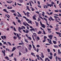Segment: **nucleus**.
I'll list each match as a JSON object with an SVG mask.
<instances>
[{
	"label": "nucleus",
	"mask_w": 61,
	"mask_h": 61,
	"mask_svg": "<svg viewBox=\"0 0 61 61\" xmlns=\"http://www.w3.org/2000/svg\"><path fill=\"white\" fill-rule=\"evenodd\" d=\"M38 7H39L40 8H41V6L40 5H38Z\"/></svg>",
	"instance_id": "5fc2aeb1"
},
{
	"label": "nucleus",
	"mask_w": 61,
	"mask_h": 61,
	"mask_svg": "<svg viewBox=\"0 0 61 61\" xmlns=\"http://www.w3.org/2000/svg\"><path fill=\"white\" fill-rule=\"evenodd\" d=\"M40 46L39 45H37V47H40Z\"/></svg>",
	"instance_id": "69168bd1"
},
{
	"label": "nucleus",
	"mask_w": 61,
	"mask_h": 61,
	"mask_svg": "<svg viewBox=\"0 0 61 61\" xmlns=\"http://www.w3.org/2000/svg\"><path fill=\"white\" fill-rule=\"evenodd\" d=\"M35 12L36 13H37V14H39L40 13L38 11H36Z\"/></svg>",
	"instance_id": "58836bf2"
},
{
	"label": "nucleus",
	"mask_w": 61,
	"mask_h": 61,
	"mask_svg": "<svg viewBox=\"0 0 61 61\" xmlns=\"http://www.w3.org/2000/svg\"><path fill=\"white\" fill-rule=\"evenodd\" d=\"M44 19V20H45V21H47V19H46V18H45L44 17L43 18Z\"/></svg>",
	"instance_id": "a19ab883"
},
{
	"label": "nucleus",
	"mask_w": 61,
	"mask_h": 61,
	"mask_svg": "<svg viewBox=\"0 0 61 61\" xmlns=\"http://www.w3.org/2000/svg\"><path fill=\"white\" fill-rule=\"evenodd\" d=\"M21 30V28L20 27H19V29H18V30L19 31L20 33H21V31H20Z\"/></svg>",
	"instance_id": "1a4fd4ad"
},
{
	"label": "nucleus",
	"mask_w": 61,
	"mask_h": 61,
	"mask_svg": "<svg viewBox=\"0 0 61 61\" xmlns=\"http://www.w3.org/2000/svg\"><path fill=\"white\" fill-rule=\"evenodd\" d=\"M38 3V4L39 5H40V2L39 1H37Z\"/></svg>",
	"instance_id": "79ce46f5"
},
{
	"label": "nucleus",
	"mask_w": 61,
	"mask_h": 61,
	"mask_svg": "<svg viewBox=\"0 0 61 61\" xmlns=\"http://www.w3.org/2000/svg\"><path fill=\"white\" fill-rule=\"evenodd\" d=\"M41 57L42 58H44V55H42L41 56Z\"/></svg>",
	"instance_id": "0e129e2a"
},
{
	"label": "nucleus",
	"mask_w": 61,
	"mask_h": 61,
	"mask_svg": "<svg viewBox=\"0 0 61 61\" xmlns=\"http://www.w3.org/2000/svg\"><path fill=\"white\" fill-rule=\"evenodd\" d=\"M59 29V28H55L56 30H58Z\"/></svg>",
	"instance_id": "052dcab7"
},
{
	"label": "nucleus",
	"mask_w": 61,
	"mask_h": 61,
	"mask_svg": "<svg viewBox=\"0 0 61 61\" xmlns=\"http://www.w3.org/2000/svg\"><path fill=\"white\" fill-rule=\"evenodd\" d=\"M50 18L51 20H52V21H54V20L53 19V18H52V17L50 16Z\"/></svg>",
	"instance_id": "4468645a"
},
{
	"label": "nucleus",
	"mask_w": 61,
	"mask_h": 61,
	"mask_svg": "<svg viewBox=\"0 0 61 61\" xmlns=\"http://www.w3.org/2000/svg\"><path fill=\"white\" fill-rule=\"evenodd\" d=\"M43 32L44 35H46V33H45V30H43Z\"/></svg>",
	"instance_id": "e2e57ef3"
},
{
	"label": "nucleus",
	"mask_w": 61,
	"mask_h": 61,
	"mask_svg": "<svg viewBox=\"0 0 61 61\" xmlns=\"http://www.w3.org/2000/svg\"><path fill=\"white\" fill-rule=\"evenodd\" d=\"M17 21L19 23H21V21L19 20H18Z\"/></svg>",
	"instance_id": "ea45409f"
},
{
	"label": "nucleus",
	"mask_w": 61,
	"mask_h": 61,
	"mask_svg": "<svg viewBox=\"0 0 61 61\" xmlns=\"http://www.w3.org/2000/svg\"><path fill=\"white\" fill-rule=\"evenodd\" d=\"M26 20L27 21H29V20L27 18L26 19Z\"/></svg>",
	"instance_id": "a18cd8bd"
},
{
	"label": "nucleus",
	"mask_w": 61,
	"mask_h": 61,
	"mask_svg": "<svg viewBox=\"0 0 61 61\" xmlns=\"http://www.w3.org/2000/svg\"><path fill=\"white\" fill-rule=\"evenodd\" d=\"M57 58L59 59V60H60L61 59V58H60L59 57H57L56 56V61H57Z\"/></svg>",
	"instance_id": "423d86ee"
},
{
	"label": "nucleus",
	"mask_w": 61,
	"mask_h": 61,
	"mask_svg": "<svg viewBox=\"0 0 61 61\" xmlns=\"http://www.w3.org/2000/svg\"><path fill=\"white\" fill-rule=\"evenodd\" d=\"M48 57L50 59H52V56H49Z\"/></svg>",
	"instance_id": "b1692460"
},
{
	"label": "nucleus",
	"mask_w": 61,
	"mask_h": 61,
	"mask_svg": "<svg viewBox=\"0 0 61 61\" xmlns=\"http://www.w3.org/2000/svg\"><path fill=\"white\" fill-rule=\"evenodd\" d=\"M25 50L26 52H27V51H28L27 50V48H25Z\"/></svg>",
	"instance_id": "4d7b16f0"
},
{
	"label": "nucleus",
	"mask_w": 61,
	"mask_h": 61,
	"mask_svg": "<svg viewBox=\"0 0 61 61\" xmlns=\"http://www.w3.org/2000/svg\"><path fill=\"white\" fill-rule=\"evenodd\" d=\"M22 28H24V29H25V27L24 26H22Z\"/></svg>",
	"instance_id": "c03bdc74"
},
{
	"label": "nucleus",
	"mask_w": 61,
	"mask_h": 61,
	"mask_svg": "<svg viewBox=\"0 0 61 61\" xmlns=\"http://www.w3.org/2000/svg\"><path fill=\"white\" fill-rule=\"evenodd\" d=\"M48 52V53H50V49H47Z\"/></svg>",
	"instance_id": "c85d7f7f"
},
{
	"label": "nucleus",
	"mask_w": 61,
	"mask_h": 61,
	"mask_svg": "<svg viewBox=\"0 0 61 61\" xmlns=\"http://www.w3.org/2000/svg\"><path fill=\"white\" fill-rule=\"evenodd\" d=\"M53 13L52 12H51L50 14H49V15H52V14H53Z\"/></svg>",
	"instance_id": "c756f323"
},
{
	"label": "nucleus",
	"mask_w": 61,
	"mask_h": 61,
	"mask_svg": "<svg viewBox=\"0 0 61 61\" xmlns=\"http://www.w3.org/2000/svg\"><path fill=\"white\" fill-rule=\"evenodd\" d=\"M6 44V42H3V44Z\"/></svg>",
	"instance_id": "774afa93"
},
{
	"label": "nucleus",
	"mask_w": 61,
	"mask_h": 61,
	"mask_svg": "<svg viewBox=\"0 0 61 61\" xmlns=\"http://www.w3.org/2000/svg\"><path fill=\"white\" fill-rule=\"evenodd\" d=\"M26 8L29 11H30V9H29V7L28 6H27Z\"/></svg>",
	"instance_id": "9b49d317"
},
{
	"label": "nucleus",
	"mask_w": 61,
	"mask_h": 61,
	"mask_svg": "<svg viewBox=\"0 0 61 61\" xmlns=\"http://www.w3.org/2000/svg\"><path fill=\"white\" fill-rule=\"evenodd\" d=\"M25 33L27 34L28 33V30H26L25 31Z\"/></svg>",
	"instance_id": "2f4dec72"
},
{
	"label": "nucleus",
	"mask_w": 61,
	"mask_h": 61,
	"mask_svg": "<svg viewBox=\"0 0 61 61\" xmlns=\"http://www.w3.org/2000/svg\"><path fill=\"white\" fill-rule=\"evenodd\" d=\"M40 59H41V60H42V61H44V60L43 59H42V58H41V57H40Z\"/></svg>",
	"instance_id": "338daca9"
},
{
	"label": "nucleus",
	"mask_w": 61,
	"mask_h": 61,
	"mask_svg": "<svg viewBox=\"0 0 61 61\" xmlns=\"http://www.w3.org/2000/svg\"><path fill=\"white\" fill-rule=\"evenodd\" d=\"M54 47L55 48H58V46L56 45H54Z\"/></svg>",
	"instance_id": "5701e85b"
},
{
	"label": "nucleus",
	"mask_w": 61,
	"mask_h": 61,
	"mask_svg": "<svg viewBox=\"0 0 61 61\" xmlns=\"http://www.w3.org/2000/svg\"><path fill=\"white\" fill-rule=\"evenodd\" d=\"M23 23L24 25L25 26H26V24H25V22H23Z\"/></svg>",
	"instance_id": "cd10ccee"
},
{
	"label": "nucleus",
	"mask_w": 61,
	"mask_h": 61,
	"mask_svg": "<svg viewBox=\"0 0 61 61\" xmlns=\"http://www.w3.org/2000/svg\"><path fill=\"white\" fill-rule=\"evenodd\" d=\"M31 10L32 11H34V10H35V9H34L33 8H32V9H31Z\"/></svg>",
	"instance_id": "13d9d810"
},
{
	"label": "nucleus",
	"mask_w": 61,
	"mask_h": 61,
	"mask_svg": "<svg viewBox=\"0 0 61 61\" xmlns=\"http://www.w3.org/2000/svg\"><path fill=\"white\" fill-rule=\"evenodd\" d=\"M58 52L59 55H61V52L60 51V50L59 49L58 50Z\"/></svg>",
	"instance_id": "9d476101"
},
{
	"label": "nucleus",
	"mask_w": 61,
	"mask_h": 61,
	"mask_svg": "<svg viewBox=\"0 0 61 61\" xmlns=\"http://www.w3.org/2000/svg\"><path fill=\"white\" fill-rule=\"evenodd\" d=\"M2 52L4 54V56H5V52L3 50L2 51Z\"/></svg>",
	"instance_id": "a211bd4d"
},
{
	"label": "nucleus",
	"mask_w": 61,
	"mask_h": 61,
	"mask_svg": "<svg viewBox=\"0 0 61 61\" xmlns=\"http://www.w3.org/2000/svg\"><path fill=\"white\" fill-rule=\"evenodd\" d=\"M33 35L34 36H35L36 37V34L35 33H34L33 34Z\"/></svg>",
	"instance_id": "a878e982"
},
{
	"label": "nucleus",
	"mask_w": 61,
	"mask_h": 61,
	"mask_svg": "<svg viewBox=\"0 0 61 61\" xmlns=\"http://www.w3.org/2000/svg\"><path fill=\"white\" fill-rule=\"evenodd\" d=\"M9 2L10 4H11V3H12V2H13V1H12L11 0H10V1H9Z\"/></svg>",
	"instance_id": "de8ad7c7"
},
{
	"label": "nucleus",
	"mask_w": 61,
	"mask_h": 61,
	"mask_svg": "<svg viewBox=\"0 0 61 61\" xmlns=\"http://www.w3.org/2000/svg\"><path fill=\"white\" fill-rule=\"evenodd\" d=\"M26 14L27 15H29V14H30V13H29V12H27L26 13Z\"/></svg>",
	"instance_id": "680f3d73"
},
{
	"label": "nucleus",
	"mask_w": 61,
	"mask_h": 61,
	"mask_svg": "<svg viewBox=\"0 0 61 61\" xmlns=\"http://www.w3.org/2000/svg\"><path fill=\"white\" fill-rule=\"evenodd\" d=\"M47 60H48V58H47L45 59V61H46Z\"/></svg>",
	"instance_id": "e433bc0d"
},
{
	"label": "nucleus",
	"mask_w": 61,
	"mask_h": 61,
	"mask_svg": "<svg viewBox=\"0 0 61 61\" xmlns=\"http://www.w3.org/2000/svg\"><path fill=\"white\" fill-rule=\"evenodd\" d=\"M31 55L32 56H36L35 55V54L33 52L31 53Z\"/></svg>",
	"instance_id": "dca6fc26"
},
{
	"label": "nucleus",
	"mask_w": 61,
	"mask_h": 61,
	"mask_svg": "<svg viewBox=\"0 0 61 61\" xmlns=\"http://www.w3.org/2000/svg\"><path fill=\"white\" fill-rule=\"evenodd\" d=\"M25 41L26 42V43H28V41H27V40L26 39H25Z\"/></svg>",
	"instance_id": "7c9ffc66"
},
{
	"label": "nucleus",
	"mask_w": 61,
	"mask_h": 61,
	"mask_svg": "<svg viewBox=\"0 0 61 61\" xmlns=\"http://www.w3.org/2000/svg\"><path fill=\"white\" fill-rule=\"evenodd\" d=\"M42 32H41V31H39V32H38V34H41Z\"/></svg>",
	"instance_id": "f3484780"
},
{
	"label": "nucleus",
	"mask_w": 61,
	"mask_h": 61,
	"mask_svg": "<svg viewBox=\"0 0 61 61\" xmlns=\"http://www.w3.org/2000/svg\"><path fill=\"white\" fill-rule=\"evenodd\" d=\"M47 30H48V31H51V29H49L48 28H47Z\"/></svg>",
	"instance_id": "bf43d9fd"
},
{
	"label": "nucleus",
	"mask_w": 61,
	"mask_h": 61,
	"mask_svg": "<svg viewBox=\"0 0 61 61\" xmlns=\"http://www.w3.org/2000/svg\"><path fill=\"white\" fill-rule=\"evenodd\" d=\"M7 43H8V44H9V45L11 46H12V45H11V43L10 42H8Z\"/></svg>",
	"instance_id": "bb28decb"
},
{
	"label": "nucleus",
	"mask_w": 61,
	"mask_h": 61,
	"mask_svg": "<svg viewBox=\"0 0 61 61\" xmlns=\"http://www.w3.org/2000/svg\"><path fill=\"white\" fill-rule=\"evenodd\" d=\"M16 49V48L15 47H13V49H12V50L11 51V52H13V51H14Z\"/></svg>",
	"instance_id": "6e6552de"
},
{
	"label": "nucleus",
	"mask_w": 61,
	"mask_h": 61,
	"mask_svg": "<svg viewBox=\"0 0 61 61\" xmlns=\"http://www.w3.org/2000/svg\"><path fill=\"white\" fill-rule=\"evenodd\" d=\"M51 28H53V26H52L51 25H50L49 26Z\"/></svg>",
	"instance_id": "6e6d98bb"
},
{
	"label": "nucleus",
	"mask_w": 61,
	"mask_h": 61,
	"mask_svg": "<svg viewBox=\"0 0 61 61\" xmlns=\"http://www.w3.org/2000/svg\"><path fill=\"white\" fill-rule=\"evenodd\" d=\"M3 37L5 38L4 39H6V36H4Z\"/></svg>",
	"instance_id": "3c124183"
},
{
	"label": "nucleus",
	"mask_w": 61,
	"mask_h": 61,
	"mask_svg": "<svg viewBox=\"0 0 61 61\" xmlns=\"http://www.w3.org/2000/svg\"><path fill=\"white\" fill-rule=\"evenodd\" d=\"M48 37H49L50 39H52V37H53V36L52 35L48 36Z\"/></svg>",
	"instance_id": "39448f33"
},
{
	"label": "nucleus",
	"mask_w": 61,
	"mask_h": 61,
	"mask_svg": "<svg viewBox=\"0 0 61 61\" xmlns=\"http://www.w3.org/2000/svg\"><path fill=\"white\" fill-rule=\"evenodd\" d=\"M17 13L18 14H19V15H20V17H22V15L20 14H19V13L18 12H17Z\"/></svg>",
	"instance_id": "4be33fe9"
},
{
	"label": "nucleus",
	"mask_w": 61,
	"mask_h": 61,
	"mask_svg": "<svg viewBox=\"0 0 61 61\" xmlns=\"http://www.w3.org/2000/svg\"><path fill=\"white\" fill-rule=\"evenodd\" d=\"M17 37L16 36H14L13 37V38L14 39H17Z\"/></svg>",
	"instance_id": "412c9836"
},
{
	"label": "nucleus",
	"mask_w": 61,
	"mask_h": 61,
	"mask_svg": "<svg viewBox=\"0 0 61 61\" xmlns=\"http://www.w3.org/2000/svg\"><path fill=\"white\" fill-rule=\"evenodd\" d=\"M36 56H37V57H38V58H39V56L38 55H36Z\"/></svg>",
	"instance_id": "864d4df0"
},
{
	"label": "nucleus",
	"mask_w": 61,
	"mask_h": 61,
	"mask_svg": "<svg viewBox=\"0 0 61 61\" xmlns=\"http://www.w3.org/2000/svg\"><path fill=\"white\" fill-rule=\"evenodd\" d=\"M35 23L36 24V26H37L38 25V23L36 22V21H35Z\"/></svg>",
	"instance_id": "6ab92c4d"
},
{
	"label": "nucleus",
	"mask_w": 61,
	"mask_h": 61,
	"mask_svg": "<svg viewBox=\"0 0 61 61\" xmlns=\"http://www.w3.org/2000/svg\"><path fill=\"white\" fill-rule=\"evenodd\" d=\"M40 23L42 27H43L44 28H45V25L44 24H42V22L41 21H40Z\"/></svg>",
	"instance_id": "f257e3e1"
},
{
	"label": "nucleus",
	"mask_w": 61,
	"mask_h": 61,
	"mask_svg": "<svg viewBox=\"0 0 61 61\" xmlns=\"http://www.w3.org/2000/svg\"><path fill=\"white\" fill-rule=\"evenodd\" d=\"M29 3L30 4V5L31 6H32V5L31 4V2H30V1H29Z\"/></svg>",
	"instance_id": "37998d69"
},
{
	"label": "nucleus",
	"mask_w": 61,
	"mask_h": 61,
	"mask_svg": "<svg viewBox=\"0 0 61 61\" xmlns=\"http://www.w3.org/2000/svg\"><path fill=\"white\" fill-rule=\"evenodd\" d=\"M28 38V39H29L30 40H32V39H31V37H29Z\"/></svg>",
	"instance_id": "72a5a7b5"
},
{
	"label": "nucleus",
	"mask_w": 61,
	"mask_h": 61,
	"mask_svg": "<svg viewBox=\"0 0 61 61\" xmlns=\"http://www.w3.org/2000/svg\"><path fill=\"white\" fill-rule=\"evenodd\" d=\"M17 34V36L18 37H19L20 36V35H19L17 33H16Z\"/></svg>",
	"instance_id": "c9c22d12"
},
{
	"label": "nucleus",
	"mask_w": 61,
	"mask_h": 61,
	"mask_svg": "<svg viewBox=\"0 0 61 61\" xmlns=\"http://www.w3.org/2000/svg\"><path fill=\"white\" fill-rule=\"evenodd\" d=\"M44 39L46 40V38H47V37L46 36H45L44 37Z\"/></svg>",
	"instance_id": "f704fd0d"
},
{
	"label": "nucleus",
	"mask_w": 61,
	"mask_h": 61,
	"mask_svg": "<svg viewBox=\"0 0 61 61\" xmlns=\"http://www.w3.org/2000/svg\"><path fill=\"white\" fill-rule=\"evenodd\" d=\"M56 34H57V35H58L60 37H61V36L60 35H61V33H60L56 32Z\"/></svg>",
	"instance_id": "20e7f679"
},
{
	"label": "nucleus",
	"mask_w": 61,
	"mask_h": 61,
	"mask_svg": "<svg viewBox=\"0 0 61 61\" xmlns=\"http://www.w3.org/2000/svg\"><path fill=\"white\" fill-rule=\"evenodd\" d=\"M32 46H33V48H35V46L34 45V44H32Z\"/></svg>",
	"instance_id": "8fccbe9b"
},
{
	"label": "nucleus",
	"mask_w": 61,
	"mask_h": 61,
	"mask_svg": "<svg viewBox=\"0 0 61 61\" xmlns=\"http://www.w3.org/2000/svg\"><path fill=\"white\" fill-rule=\"evenodd\" d=\"M14 30L15 31H16V30L15 28V27H14Z\"/></svg>",
	"instance_id": "4c0bfd02"
},
{
	"label": "nucleus",
	"mask_w": 61,
	"mask_h": 61,
	"mask_svg": "<svg viewBox=\"0 0 61 61\" xmlns=\"http://www.w3.org/2000/svg\"><path fill=\"white\" fill-rule=\"evenodd\" d=\"M46 5H47V6H50V7H51V5L50 4H47V3Z\"/></svg>",
	"instance_id": "2eb2a0df"
},
{
	"label": "nucleus",
	"mask_w": 61,
	"mask_h": 61,
	"mask_svg": "<svg viewBox=\"0 0 61 61\" xmlns=\"http://www.w3.org/2000/svg\"><path fill=\"white\" fill-rule=\"evenodd\" d=\"M21 47V46H17V48H20Z\"/></svg>",
	"instance_id": "603ef678"
},
{
	"label": "nucleus",
	"mask_w": 61,
	"mask_h": 61,
	"mask_svg": "<svg viewBox=\"0 0 61 61\" xmlns=\"http://www.w3.org/2000/svg\"><path fill=\"white\" fill-rule=\"evenodd\" d=\"M3 11H5V12H6V13H8V12L6 11H7V10H6V9H4Z\"/></svg>",
	"instance_id": "f8f14e48"
},
{
	"label": "nucleus",
	"mask_w": 61,
	"mask_h": 61,
	"mask_svg": "<svg viewBox=\"0 0 61 61\" xmlns=\"http://www.w3.org/2000/svg\"><path fill=\"white\" fill-rule=\"evenodd\" d=\"M55 12H56V13H58V10H55Z\"/></svg>",
	"instance_id": "473e14b6"
},
{
	"label": "nucleus",
	"mask_w": 61,
	"mask_h": 61,
	"mask_svg": "<svg viewBox=\"0 0 61 61\" xmlns=\"http://www.w3.org/2000/svg\"><path fill=\"white\" fill-rule=\"evenodd\" d=\"M46 45H48V46H50V44H49L46 43Z\"/></svg>",
	"instance_id": "49530a36"
},
{
	"label": "nucleus",
	"mask_w": 61,
	"mask_h": 61,
	"mask_svg": "<svg viewBox=\"0 0 61 61\" xmlns=\"http://www.w3.org/2000/svg\"><path fill=\"white\" fill-rule=\"evenodd\" d=\"M47 40L49 41V44H52V41H51V40H49V39H47Z\"/></svg>",
	"instance_id": "7ed1b4c3"
},
{
	"label": "nucleus",
	"mask_w": 61,
	"mask_h": 61,
	"mask_svg": "<svg viewBox=\"0 0 61 61\" xmlns=\"http://www.w3.org/2000/svg\"><path fill=\"white\" fill-rule=\"evenodd\" d=\"M19 1L21 3H22L23 2V0H19Z\"/></svg>",
	"instance_id": "393cba45"
},
{
	"label": "nucleus",
	"mask_w": 61,
	"mask_h": 61,
	"mask_svg": "<svg viewBox=\"0 0 61 61\" xmlns=\"http://www.w3.org/2000/svg\"><path fill=\"white\" fill-rule=\"evenodd\" d=\"M36 15H34L33 16V19H34V20H36Z\"/></svg>",
	"instance_id": "0eeeda50"
},
{
	"label": "nucleus",
	"mask_w": 61,
	"mask_h": 61,
	"mask_svg": "<svg viewBox=\"0 0 61 61\" xmlns=\"http://www.w3.org/2000/svg\"><path fill=\"white\" fill-rule=\"evenodd\" d=\"M18 38V39L19 40H20L21 38V37H19Z\"/></svg>",
	"instance_id": "09e8293b"
},
{
	"label": "nucleus",
	"mask_w": 61,
	"mask_h": 61,
	"mask_svg": "<svg viewBox=\"0 0 61 61\" xmlns=\"http://www.w3.org/2000/svg\"><path fill=\"white\" fill-rule=\"evenodd\" d=\"M10 12H12V13H15V10H10Z\"/></svg>",
	"instance_id": "ddd939ff"
},
{
	"label": "nucleus",
	"mask_w": 61,
	"mask_h": 61,
	"mask_svg": "<svg viewBox=\"0 0 61 61\" xmlns=\"http://www.w3.org/2000/svg\"><path fill=\"white\" fill-rule=\"evenodd\" d=\"M54 17L55 18V20L56 21H57V19L58 18V17L57 16H54Z\"/></svg>",
	"instance_id": "f03ea898"
},
{
	"label": "nucleus",
	"mask_w": 61,
	"mask_h": 61,
	"mask_svg": "<svg viewBox=\"0 0 61 61\" xmlns=\"http://www.w3.org/2000/svg\"><path fill=\"white\" fill-rule=\"evenodd\" d=\"M53 42L54 44H56V41H53Z\"/></svg>",
	"instance_id": "aec40b11"
}]
</instances>
